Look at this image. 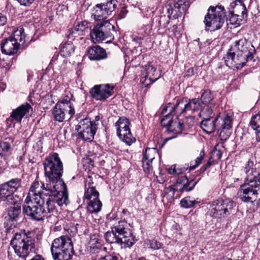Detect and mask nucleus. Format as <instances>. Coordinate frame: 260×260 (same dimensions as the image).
<instances>
[{
	"label": "nucleus",
	"mask_w": 260,
	"mask_h": 260,
	"mask_svg": "<svg viewBox=\"0 0 260 260\" xmlns=\"http://www.w3.org/2000/svg\"><path fill=\"white\" fill-rule=\"evenodd\" d=\"M211 156V159H213V161H217L221 158L222 152L220 150L215 149L212 152Z\"/></svg>",
	"instance_id": "nucleus-50"
},
{
	"label": "nucleus",
	"mask_w": 260,
	"mask_h": 260,
	"mask_svg": "<svg viewBox=\"0 0 260 260\" xmlns=\"http://www.w3.org/2000/svg\"><path fill=\"white\" fill-rule=\"evenodd\" d=\"M200 200H192L190 197H187L182 199L180 202L181 206L185 208H191L194 205L200 203Z\"/></svg>",
	"instance_id": "nucleus-42"
},
{
	"label": "nucleus",
	"mask_w": 260,
	"mask_h": 260,
	"mask_svg": "<svg viewBox=\"0 0 260 260\" xmlns=\"http://www.w3.org/2000/svg\"><path fill=\"white\" fill-rule=\"evenodd\" d=\"M90 161L92 162L91 166H93V162L91 160H90Z\"/></svg>",
	"instance_id": "nucleus-64"
},
{
	"label": "nucleus",
	"mask_w": 260,
	"mask_h": 260,
	"mask_svg": "<svg viewBox=\"0 0 260 260\" xmlns=\"http://www.w3.org/2000/svg\"><path fill=\"white\" fill-rule=\"evenodd\" d=\"M74 52V46L71 42H66L60 48L61 55L64 57L70 56Z\"/></svg>",
	"instance_id": "nucleus-40"
},
{
	"label": "nucleus",
	"mask_w": 260,
	"mask_h": 260,
	"mask_svg": "<svg viewBox=\"0 0 260 260\" xmlns=\"http://www.w3.org/2000/svg\"><path fill=\"white\" fill-rule=\"evenodd\" d=\"M249 125L255 131L256 141L260 142V140H259L257 137V133L258 132H260V120L256 114L251 117L249 122Z\"/></svg>",
	"instance_id": "nucleus-41"
},
{
	"label": "nucleus",
	"mask_w": 260,
	"mask_h": 260,
	"mask_svg": "<svg viewBox=\"0 0 260 260\" xmlns=\"http://www.w3.org/2000/svg\"><path fill=\"white\" fill-rule=\"evenodd\" d=\"M10 148V145L7 142L0 143V156H3V152H7Z\"/></svg>",
	"instance_id": "nucleus-52"
},
{
	"label": "nucleus",
	"mask_w": 260,
	"mask_h": 260,
	"mask_svg": "<svg viewBox=\"0 0 260 260\" xmlns=\"http://www.w3.org/2000/svg\"><path fill=\"white\" fill-rule=\"evenodd\" d=\"M187 111H196L199 110L201 111L203 106L200 99L194 98L192 100L187 99Z\"/></svg>",
	"instance_id": "nucleus-36"
},
{
	"label": "nucleus",
	"mask_w": 260,
	"mask_h": 260,
	"mask_svg": "<svg viewBox=\"0 0 260 260\" xmlns=\"http://www.w3.org/2000/svg\"><path fill=\"white\" fill-rule=\"evenodd\" d=\"M7 22L6 17L0 13V26L4 25Z\"/></svg>",
	"instance_id": "nucleus-57"
},
{
	"label": "nucleus",
	"mask_w": 260,
	"mask_h": 260,
	"mask_svg": "<svg viewBox=\"0 0 260 260\" xmlns=\"http://www.w3.org/2000/svg\"><path fill=\"white\" fill-rule=\"evenodd\" d=\"M44 183L36 180L31 185L23 205V212L36 220H43L52 215L45 204L42 191Z\"/></svg>",
	"instance_id": "nucleus-1"
},
{
	"label": "nucleus",
	"mask_w": 260,
	"mask_h": 260,
	"mask_svg": "<svg viewBox=\"0 0 260 260\" xmlns=\"http://www.w3.org/2000/svg\"><path fill=\"white\" fill-rule=\"evenodd\" d=\"M106 241L110 244H117L121 247L132 246L136 242L135 237L124 220L119 221L111 228V231L105 234Z\"/></svg>",
	"instance_id": "nucleus-4"
},
{
	"label": "nucleus",
	"mask_w": 260,
	"mask_h": 260,
	"mask_svg": "<svg viewBox=\"0 0 260 260\" xmlns=\"http://www.w3.org/2000/svg\"><path fill=\"white\" fill-rule=\"evenodd\" d=\"M230 14L231 16L229 19L230 23L233 25L239 24V17L240 16L236 15L235 14H232L231 12H230Z\"/></svg>",
	"instance_id": "nucleus-53"
},
{
	"label": "nucleus",
	"mask_w": 260,
	"mask_h": 260,
	"mask_svg": "<svg viewBox=\"0 0 260 260\" xmlns=\"http://www.w3.org/2000/svg\"><path fill=\"white\" fill-rule=\"evenodd\" d=\"M194 74V70L193 69L191 68L187 70L186 73L185 74L184 76L186 77H189L193 75Z\"/></svg>",
	"instance_id": "nucleus-58"
},
{
	"label": "nucleus",
	"mask_w": 260,
	"mask_h": 260,
	"mask_svg": "<svg viewBox=\"0 0 260 260\" xmlns=\"http://www.w3.org/2000/svg\"><path fill=\"white\" fill-rule=\"evenodd\" d=\"M225 16V10L223 6H210L204 18L205 27L212 31L220 29L224 23Z\"/></svg>",
	"instance_id": "nucleus-10"
},
{
	"label": "nucleus",
	"mask_w": 260,
	"mask_h": 260,
	"mask_svg": "<svg viewBox=\"0 0 260 260\" xmlns=\"http://www.w3.org/2000/svg\"><path fill=\"white\" fill-rule=\"evenodd\" d=\"M157 155V149L154 148H146L142 160V167L145 172L149 173L152 170V162Z\"/></svg>",
	"instance_id": "nucleus-24"
},
{
	"label": "nucleus",
	"mask_w": 260,
	"mask_h": 260,
	"mask_svg": "<svg viewBox=\"0 0 260 260\" xmlns=\"http://www.w3.org/2000/svg\"><path fill=\"white\" fill-rule=\"evenodd\" d=\"M213 95L210 90H205L202 94L201 99L200 100L203 107L202 110H206L207 108L213 110L214 104L213 103Z\"/></svg>",
	"instance_id": "nucleus-32"
},
{
	"label": "nucleus",
	"mask_w": 260,
	"mask_h": 260,
	"mask_svg": "<svg viewBox=\"0 0 260 260\" xmlns=\"http://www.w3.org/2000/svg\"><path fill=\"white\" fill-rule=\"evenodd\" d=\"M99 260H120L119 258L113 255H107L103 257H101Z\"/></svg>",
	"instance_id": "nucleus-54"
},
{
	"label": "nucleus",
	"mask_w": 260,
	"mask_h": 260,
	"mask_svg": "<svg viewBox=\"0 0 260 260\" xmlns=\"http://www.w3.org/2000/svg\"><path fill=\"white\" fill-rule=\"evenodd\" d=\"M205 156L204 151H201L200 156L197 157V158L193 161H191L190 163L189 170H194L198 167L202 162Z\"/></svg>",
	"instance_id": "nucleus-44"
},
{
	"label": "nucleus",
	"mask_w": 260,
	"mask_h": 260,
	"mask_svg": "<svg viewBox=\"0 0 260 260\" xmlns=\"http://www.w3.org/2000/svg\"><path fill=\"white\" fill-rule=\"evenodd\" d=\"M126 13H127V11L126 10H124V9L122 10L119 13V18L120 19H122V18H124Z\"/></svg>",
	"instance_id": "nucleus-59"
},
{
	"label": "nucleus",
	"mask_w": 260,
	"mask_h": 260,
	"mask_svg": "<svg viewBox=\"0 0 260 260\" xmlns=\"http://www.w3.org/2000/svg\"><path fill=\"white\" fill-rule=\"evenodd\" d=\"M219 137L221 140H226L232 133V125L233 120V114L227 113L225 116L221 118Z\"/></svg>",
	"instance_id": "nucleus-21"
},
{
	"label": "nucleus",
	"mask_w": 260,
	"mask_h": 260,
	"mask_svg": "<svg viewBox=\"0 0 260 260\" xmlns=\"http://www.w3.org/2000/svg\"><path fill=\"white\" fill-rule=\"evenodd\" d=\"M128 119L122 117L116 123L117 135L119 139L127 145L130 146L136 141L129 128Z\"/></svg>",
	"instance_id": "nucleus-13"
},
{
	"label": "nucleus",
	"mask_w": 260,
	"mask_h": 260,
	"mask_svg": "<svg viewBox=\"0 0 260 260\" xmlns=\"http://www.w3.org/2000/svg\"><path fill=\"white\" fill-rule=\"evenodd\" d=\"M16 180L12 179L0 185V199L3 201H7L9 205H13L8 209L7 215L5 217L4 222L5 228L7 235L13 234L10 245L13 247L14 252L16 253V208L15 205L16 203Z\"/></svg>",
	"instance_id": "nucleus-2"
},
{
	"label": "nucleus",
	"mask_w": 260,
	"mask_h": 260,
	"mask_svg": "<svg viewBox=\"0 0 260 260\" xmlns=\"http://www.w3.org/2000/svg\"><path fill=\"white\" fill-rule=\"evenodd\" d=\"M30 232L25 233L21 231L17 233V241H19V249H17V256L25 260L32 252L34 247V241L29 235Z\"/></svg>",
	"instance_id": "nucleus-12"
},
{
	"label": "nucleus",
	"mask_w": 260,
	"mask_h": 260,
	"mask_svg": "<svg viewBox=\"0 0 260 260\" xmlns=\"http://www.w3.org/2000/svg\"><path fill=\"white\" fill-rule=\"evenodd\" d=\"M183 131H184V129L181 121L179 120L178 118L176 119V117H175L172 124L170 125L168 131L175 134H180Z\"/></svg>",
	"instance_id": "nucleus-38"
},
{
	"label": "nucleus",
	"mask_w": 260,
	"mask_h": 260,
	"mask_svg": "<svg viewBox=\"0 0 260 260\" xmlns=\"http://www.w3.org/2000/svg\"><path fill=\"white\" fill-rule=\"evenodd\" d=\"M186 170L185 168H176V165H173L168 169V172L171 175H179Z\"/></svg>",
	"instance_id": "nucleus-48"
},
{
	"label": "nucleus",
	"mask_w": 260,
	"mask_h": 260,
	"mask_svg": "<svg viewBox=\"0 0 260 260\" xmlns=\"http://www.w3.org/2000/svg\"><path fill=\"white\" fill-rule=\"evenodd\" d=\"M175 117L172 113L169 112L161 120L160 123L162 126L167 127L169 131L170 125L172 124Z\"/></svg>",
	"instance_id": "nucleus-43"
},
{
	"label": "nucleus",
	"mask_w": 260,
	"mask_h": 260,
	"mask_svg": "<svg viewBox=\"0 0 260 260\" xmlns=\"http://www.w3.org/2000/svg\"><path fill=\"white\" fill-rule=\"evenodd\" d=\"M44 168L45 175L48 179L45 185H52L61 187L64 181L61 179L63 173V164L58 154L53 153L50 154L44 160Z\"/></svg>",
	"instance_id": "nucleus-5"
},
{
	"label": "nucleus",
	"mask_w": 260,
	"mask_h": 260,
	"mask_svg": "<svg viewBox=\"0 0 260 260\" xmlns=\"http://www.w3.org/2000/svg\"><path fill=\"white\" fill-rule=\"evenodd\" d=\"M148 245L149 248L153 250H158L162 247L163 244L155 239H152L148 241Z\"/></svg>",
	"instance_id": "nucleus-47"
},
{
	"label": "nucleus",
	"mask_w": 260,
	"mask_h": 260,
	"mask_svg": "<svg viewBox=\"0 0 260 260\" xmlns=\"http://www.w3.org/2000/svg\"><path fill=\"white\" fill-rule=\"evenodd\" d=\"M149 31L150 30L149 28L145 26L142 29H140L139 31V34L141 35V36L138 37H135V38H134L133 40L134 41H136L138 39L140 40L143 39L144 37L149 35Z\"/></svg>",
	"instance_id": "nucleus-49"
},
{
	"label": "nucleus",
	"mask_w": 260,
	"mask_h": 260,
	"mask_svg": "<svg viewBox=\"0 0 260 260\" xmlns=\"http://www.w3.org/2000/svg\"><path fill=\"white\" fill-rule=\"evenodd\" d=\"M97 123L91 121L89 118L81 119L76 127L78 133V138L84 141H92L97 131Z\"/></svg>",
	"instance_id": "nucleus-11"
},
{
	"label": "nucleus",
	"mask_w": 260,
	"mask_h": 260,
	"mask_svg": "<svg viewBox=\"0 0 260 260\" xmlns=\"http://www.w3.org/2000/svg\"><path fill=\"white\" fill-rule=\"evenodd\" d=\"M87 180L85 184V192L84 196V200L87 201L95 200H99V193L96 190L95 188L91 186L90 183H87Z\"/></svg>",
	"instance_id": "nucleus-31"
},
{
	"label": "nucleus",
	"mask_w": 260,
	"mask_h": 260,
	"mask_svg": "<svg viewBox=\"0 0 260 260\" xmlns=\"http://www.w3.org/2000/svg\"><path fill=\"white\" fill-rule=\"evenodd\" d=\"M173 27H174L175 28H176L177 26L176 25H173Z\"/></svg>",
	"instance_id": "nucleus-63"
},
{
	"label": "nucleus",
	"mask_w": 260,
	"mask_h": 260,
	"mask_svg": "<svg viewBox=\"0 0 260 260\" xmlns=\"http://www.w3.org/2000/svg\"><path fill=\"white\" fill-rule=\"evenodd\" d=\"M189 7V2L187 0H177L171 3L167 6V13L172 15L174 19L177 18L184 13Z\"/></svg>",
	"instance_id": "nucleus-19"
},
{
	"label": "nucleus",
	"mask_w": 260,
	"mask_h": 260,
	"mask_svg": "<svg viewBox=\"0 0 260 260\" xmlns=\"http://www.w3.org/2000/svg\"><path fill=\"white\" fill-rule=\"evenodd\" d=\"M236 203L230 199H218L211 202L208 215L217 221L233 213Z\"/></svg>",
	"instance_id": "nucleus-8"
},
{
	"label": "nucleus",
	"mask_w": 260,
	"mask_h": 260,
	"mask_svg": "<svg viewBox=\"0 0 260 260\" xmlns=\"http://www.w3.org/2000/svg\"><path fill=\"white\" fill-rule=\"evenodd\" d=\"M88 56L90 60H100L106 58L107 53L105 49L96 45L88 49Z\"/></svg>",
	"instance_id": "nucleus-29"
},
{
	"label": "nucleus",
	"mask_w": 260,
	"mask_h": 260,
	"mask_svg": "<svg viewBox=\"0 0 260 260\" xmlns=\"http://www.w3.org/2000/svg\"><path fill=\"white\" fill-rule=\"evenodd\" d=\"M99 120H100V116H96L95 117L94 120L93 121H95V123H97V125H98L99 124Z\"/></svg>",
	"instance_id": "nucleus-61"
},
{
	"label": "nucleus",
	"mask_w": 260,
	"mask_h": 260,
	"mask_svg": "<svg viewBox=\"0 0 260 260\" xmlns=\"http://www.w3.org/2000/svg\"><path fill=\"white\" fill-rule=\"evenodd\" d=\"M224 59L226 66L230 68H236L237 69L243 68L249 60L246 57L235 51H231V49L229 50Z\"/></svg>",
	"instance_id": "nucleus-17"
},
{
	"label": "nucleus",
	"mask_w": 260,
	"mask_h": 260,
	"mask_svg": "<svg viewBox=\"0 0 260 260\" xmlns=\"http://www.w3.org/2000/svg\"><path fill=\"white\" fill-rule=\"evenodd\" d=\"M214 161H213V159H211V156H210L207 164L204 166L202 167V170L203 171H205L209 167L214 163Z\"/></svg>",
	"instance_id": "nucleus-56"
},
{
	"label": "nucleus",
	"mask_w": 260,
	"mask_h": 260,
	"mask_svg": "<svg viewBox=\"0 0 260 260\" xmlns=\"http://www.w3.org/2000/svg\"><path fill=\"white\" fill-rule=\"evenodd\" d=\"M175 191H176V189H175L174 185L173 186L172 185H170L168 187H166L164 188V192L165 193L164 197H165V196L168 195V194H169L171 198L173 197Z\"/></svg>",
	"instance_id": "nucleus-51"
},
{
	"label": "nucleus",
	"mask_w": 260,
	"mask_h": 260,
	"mask_svg": "<svg viewBox=\"0 0 260 260\" xmlns=\"http://www.w3.org/2000/svg\"><path fill=\"white\" fill-rule=\"evenodd\" d=\"M17 31H19V35L17 34V36H19V38H17V51L19 49H23L27 46L26 44V36L24 32V28L22 26H19L17 28Z\"/></svg>",
	"instance_id": "nucleus-37"
},
{
	"label": "nucleus",
	"mask_w": 260,
	"mask_h": 260,
	"mask_svg": "<svg viewBox=\"0 0 260 260\" xmlns=\"http://www.w3.org/2000/svg\"><path fill=\"white\" fill-rule=\"evenodd\" d=\"M16 122V109H14L10 116L6 120L7 130L9 132L14 133L15 132V123Z\"/></svg>",
	"instance_id": "nucleus-39"
},
{
	"label": "nucleus",
	"mask_w": 260,
	"mask_h": 260,
	"mask_svg": "<svg viewBox=\"0 0 260 260\" xmlns=\"http://www.w3.org/2000/svg\"><path fill=\"white\" fill-rule=\"evenodd\" d=\"M187 98L180 99L175 104L168 103L162 110L161 113L164 114L168 111L172 113L176 119L182 114L184 113L187 110Z\"/></svg>",
	"instance_id": "nucleus-20"
},
{
	"label": "nucleus",
	"mask_w": 260,
	"mask_h": 260,
	"mask_svg": "<svg viewBox=\"0 0 260 260\" xmlns=\"http://www.w3.org/2000/svg\"><path fill=\"white\" fill-rule=\"evenodd\" d=\"M231 7L234 9L231 11L232 14L243 17L246 12V8L242 1L237 0L231 4Z\"/></svg>",
	"instance_id": "nucleus-34"
},
{
	"label": "nucleus",
	"mask_w": 260,
	"mask_h": 260,
	"mask_svg": "<svg viewBox=\"0 0 260 260\" xmlns=\"http://www.w3.org/2000/svg\"><path fill=\"white\" fill-rule=\"evenodd\" d=\"M58 56H59V55H58V54L54 55L53 56V57H52V59H51V62H52V63L55 62V61L57 60V57H58Z\"/></svg>",
	"instance_id": "nucleus-60"
},
{
	"label": "nucleus",
	"mask_w": 260,
	"mask_h": 260,
	"mask_svg": "<svg viewBox=\"0 0 260 260\" xmlns=\"http://www.w3.org/2000/svg\"><path fill=\"white\" fill-rule=\"evenodd\" d=\"M103 241L100 238L99 235L92 234L90 235L87 244V248L91 253H99L102 249Z\"/></svg>",
	"instance_id": "nucleus-27"
},
{
	"label": "nucleus",
	"mask_w": 260,
	"mask_h": 260,
	"mask_svg": "<svg viewBox=\"0 0 260 260\" xmlns=\"http://www.w3.org/2000/svg\"><path fill=\"white\" fill-rule=\"evenodd\" d=\"M72 101H74L73 94L69 91H66L64 96L62 100L57 102L58 103H61L69 108V118H71L75 113L74 106Z\"/></svg>",
	"instance_id": "nucleus-30"
},
{
	"label": "nucleus",
	"mask_w": 260,
	"mask_h": 260,
	"mask_svg": "<svg viewBox=\"0 0 260 260\" xmlns=\"http://www.w3.org/2000/svg\"><path fill=\"white\" fill-rule=\"evenodd\" d=\"M52 115L55 121L63 122L66 115L69 116V108L61 103H57L53 108Z\"/></svg>",
	"instance_id": "nucleus-26"
},
{
	"label": "nucleus",
	"mask_w": 260,
	"mask_h": 260,
	"mask_svg": "<svg viewBox=\"0 0 260 260\" xmlns=\"http://www.w3.org/2000/svg\"><path fill=\"white\" fill-rule=\"evenodd\" d=\"M51 252L54 260H70L74 253L71 239L66 236L55 239L51 244Z\"/></svg>",
	"instance_id": "nucleus-7"
},
{
	"label": "nucleus",
	"mask_w": 260,
	"mask_h": 260,
	"mask_svg": "<svg viewBox=\"0 0 260 260\" xmlns=\"http://www.w3.org/2000/svg\"><path fill=\"white\" fill-rule=\"evenodd\" d=\"M116 7V1L110 0L103 4H97L93 8L92 16L96 21L105 20Z\"/></svg>",
	"instance_id": "nucleus-15"
},
{
	"label": "nucleus",
	"mask_w": 260,
	"mask_h": 260,
	"mask_svg": "<svg viewBox=\"0 0 260 260\" xmlns=\"http://www.w3.org/2000/svg\"><path fill=\"white\" fill-rule=\"evenodd\" d=\"M196 184L193 179L189 181L186 176H182L178 178L174 185L176 191L183 192L192 190Z\"/></svg>",
	"instance_id": "nucleus-25"
},
{
	"label": "nucleus",
	"mask_w": 260,
	"mask_h": 260,
	"mask_svg": "<svg viewBox=\"0 0 260 260\" xmlns=\"http://www.w3.org/2000/svg\"><path fill=\"white\" fill-rule=\"evenodd\" d=\"M230 49L241 54L250 60L252 59L253 54L255 51V48L251 43L243 38L236 41Z\"/></svg>",
	"instance_id": "nucleus-16"
},
{
	"label": "nucleus",
	"mask_w": 260,
	"mask_h": 260,
	"mask_svg": "<svg viewBox=\"0 0 260 260\" xmlns=\"http://www.w3.org/2000/svg\"><path fill=\"white\" fill-rule=\"evenodd\" d=\"M17 212H18V211H20V207H18L17 206Z\"/></svg>",
	"instance_id": "nucleus-62"
},
{
	"label": "nucleus",
	"mask_w": 260,
	"mask_h": 260,
	"mask_svg": "<svg viewBox=\"0 0 260 260\" xmlns=\"http://www.w3.org/2000/svg\"><path fill=\"white\" fill-rule=\"evenodd\" d=\"M243 171L246 174L247 183L240 186L239 197L244 202H260V169L254 159H249L245 164Z\"/></svg>",
	"instance_id": "nucleus-3"
},
{
	"label": "nucleus",
	"mask_w": 260,
	"mask_h": 260,
	"mask_svg": "<svg viewBox=\"0 0 260 260\" xmlns=\"http://www.w3.org/2000/svg\"><path fill=\"white\" fill-rule=\"evenodd\" d=\"M35 0H17L21 5L29 6L32 4Z\"/></svg>",
	"instance_id": "nucleus-55"
},
{
	"label": "nucleus",
	"mask_w": 260,
	"mask_h": 260,
	"mask_svg": "<svg viewBox=\"0 0 260 260\" xmlns=\"http://www.w3.org/2000/svg\"><path fill=\"white\" fill-rule=\"evenodd\" d=\"M42 190L44 196L51 197L47 199L46 206L52 215L57 212L55 206V204L59 206L68 204L67 187L64 182H63L61 187L54 185V187H52V185H45L44 184V187H42Z\"/></svg>",
	"instance_id": "nucleus-6"
},
{
	"label": "nucleus",
	"mask_w": 260,
	"mask_h": 260,
	"mask_svg": "<svg viewBox=\"0 0 260 260\" xmlns=\"http://www.w3.org/2000/svg\"><path fill=\"white\" fill-rule=\"evenodd\" d=\"M214 115L213 110L208 108L206 110H202L199 113V116L202 118L201 127L206 133H213L216 129V123L219 121L220 116L213 118Z\"/></svg>",
	"instance_id": "nucleus-14"
},
{
	"label": "nucleus",
	"mask_w": 260,
	"mask_h": 260,
	"mask_svg": "<svg viewBox=\"0 0 260 260\" xmlns=\"http://www.w3.org/2000/svg\"><path fill=\"white\" fill-rule=\"evenodd\" d=\"M114 86L106 84L95 85L90 90L92 98L96 100L104 101L113 94Z\"/></svg>",
	"instance_id": "nucleus-18"
},
{
	"label": "nucleus",
	"mask_w": 260,
	"mask_h": 260,
	"mask_svg": "<svg viewBox=\"0 0 260 260\" xmlns=\"http://www.w3.org/2000/svg\"><path fill=\"white\" fill-rule=\"evenodd\" d=\"M87 202V210L90 213H96L100 212L102 206L100 200L88 201Z\"/></svg>",
	"instance_id": "nucleus-35"
},
{
	"label": "nucleus",
	"mask_w": 260,
	"mask_h": 260,
	"mask_svg": "<svg viewBox=\"0 0 260 260\" xmlns=\"http://www.w3.org/2000/svg\"><path fill=\"white\" fill-rule=\"evenodd\" d=\"M162 15L159 17L158 20V23L159 24V26L161 27H166L170 22V20L172 17V15Z\"/></svg>",
	"instance_id": "nucleus-45"
},
{
	"label": "nucleus",
	"mask_w": 260,
	"mask_h": 260,
	"mask_svg": "<svg viewBox=\"0 0 260 260\" xmlns=\"http://www.w3.org/2000/svg\"><path fill=\"white\" fill-rule=\"evenodd\" d=\"M184 131L192 126L195 123L194 118L193 116L186 117L185 119L181 121Z\"/></svg>",
	"instance_id": "nucleus-46"
},
{
	"label": "nucleus",
	"mask_w": 260,
	"mask_h": 260,
	"mask_svg": "<svg viewBox=\"0 0 260 260\" xmlns=\"http://www.w3.org/2000/svg\"><path fill=\"white\" fill-rule=\"evenodd\" d=\"M91 30L90 23L86 21H82L78 22L73 28L69 29L67 36L69 39H73L78 35H85Z\"/></svg>",
	"instance_id": "nucleus-22"
},
{
	"label": "nucleus",
	"mask_w": 260,
	"mask_h": 260,
	"mask_svg": "<svg viewBox=\"0 0 260 260\" xmlns=\"http://www.w3.org/2000/svg\"><path fill=\"white\" fill-rule=\"evenodd\" d=\"M114 34H116L115 26L109 20H102L94 26L90 36L94 43H99L107 39L111 42L114 40Z\"/></svg>",
	"instance_id": "nucleus-9"
},
{
	"label": "nucleus",
	"mask_w": 260,
	"mask_h": 260,
	"mask_svg": "<svg viewBox=\"0 0 260 260\" xmlns=\"http://www.w3.org/2000/svg\"><path fill=\"white\" fill-rule=\"evenodd\" d=\"M145 80L142 79V81L146 86L152 84L161 77L160 71L150 63L145 66Z\"/></svg>",
	"instance_id": "nucleus-23"
},
{
	"label": "nucleus",
	"mask_w": 260,
	"mask_h": 260,
	"mask_svg": "<svg viewBox=\"0 0 260 260\" xmlns=\"http://www.w3.org/2000/svg\"><path fill=\"white\" fill-rule=\"evenodd\" d=\"M2 52L6 55H13L16 52V39L10 36L1 44Z\"/></svg>",
	"instance_id": "nucleus-28"
},
{
	"label": "nucleus",
	"mask_w": 260,
	"mask_h": 260,
	"mask_svg": "<svg viewBox=\"0 0 260 260\" xmlns=\"http://www.w3.org/2000/svg\"><path fill=\"white\" fill-rule=\"evenodd\" d=\"M33 113L32 107L28 103H25L17 107V121H21L23 117L28 118Z\"/></svg>",
	"instance_id": "nucleus-33"
}]
</instances>
